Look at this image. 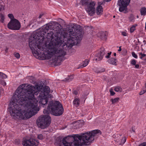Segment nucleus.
Returning a JSON list of instances; mask_svg holds the SVG:
<instances>
[{
    "mask_svg": "<svg viewBox=\"0 0 146 146\" xmlns=\"http://www.w3.org/2000/svg\"><path fill=\"white\" fill-rule=\"evenodd\" d=\"M137 17L138 18V16H137Z\"/></svg>",
    "mask_w": 146,
    "mask_h": 146,
    "instance_id": "obj_59",
    "label": "nucleus"
},
{
    "mask_svg": "<svg viewBox=\"0 0 146 146\" xmlns=\"http://www.w3.org/2000/svg\"><path fill=\"white\" fill-rule=\"evenodd\" d=\"M64 112V108L61 104L58 101H51L49 102L47 110L44 109L43 113L48 114L50 112L56 116L62 115Z\"/></svg>",
    "mask_w": 146,
    "mask_h": 146,
    "instance_id": "obj_4",
    "label": "nucleus"
},
{
    "mask_svg": "<svg viewBox=\"0 0 146 146\" xmlns=\"http://www.w3.org/2000/svg\"><path fill=\"white\" fill-rule=\"evenodd\" d=\"M114 90L117 92H121L122 90V88L119 86H117L115 88Z\"/></svg>",
    "mask_w": 146,
    "mask_h": 146,
    "instance_id": "obj_26",
    "label": "nucleus"
},
{
    "mask_svg": "<svg viewBox=\"0 0 146 146\" xmlns=\"http://www.w3.org/2000/svg\"><path fill=\"white\" fill-rule=\"evenodd\" d=\"M143 42L145 43V44L146 43V41L145 40H144L143 41Z\"/></svg>",
    "mask_w": 146,
    "mask_h": 146,
    "instance_id": "obj_51",
    "label": "nucleus"
},
{
    "mask_svg": "<svg viewBox=\"0 0 146 146\" xmlns=\"http://www.w3.org/2000/svg\"><path fill=\"white\" fill-rule=\"evenodd\" d=\"M141 15L145 16L146 15V8L143 7H141L140 9Z\"/></svg>",
    "mask_w": 146,
    "mask_h": 146,
    "instance_id": "obj_21",
    "label": "nucleus"
},
{
    "mask_svg": "<svg viewBox=\"0 0 146 146\" xmlns=\"http://www.w3.org/2000/svg\"><path fill=\"white\" fill-rule=\"evenodd\" d=\"M73 76H71L66 78L64 80L66 82H68L72 81L73 80Z\"/></svg>",
    "mask_w": 146,
    "mask_h": 146,
    "instance_id": "obj_23",
    "label": "nucleus"
},
{
    "mask_svg": "<svg viewBox=\"0 0 146 146\" xmlns=\"http://www.w3.org/2000/svg\"><path fill=\"white\" fill-rule=\"evenodd\" d=\"M129 18V20L131 21H132L135 18L134 17L133 15H130Z\"/></svg>",
    "mask_w": 146,
    "mask_h": 146,
    "instance_id": "obj_35",
    "label": "nucleus"
},
{
    "mask_svg": "<svg viewBox=\"0 0 146 146\" xmlns=\"http://www.w3.org/2000/svg\"><path fill=\"white\" fill-rule=\"evenodd\" d=\"M94 71L95 72H96L97 73H100V71H99V69H97L95 70H94Z\"/></svg>",
    "mask_w": 146,
    "mask_h": 146,
    "instance_id": "obj_45",
    "label": "nucleus"
},
{
    "mask_svg": "<svg viewBox=\"0 0 146 146\" xmlns=\"http://www.w3.org/2000/svg\"><path fill=\"white\" fill-rule=\"evenodd\" d=\"M80 100L78 98H75L73 101V105L76 107L78 106L80 104Z\"/></svg>",
    "mask_w": 146,
    "mask_h": 146,
    "instance_id": "obj_20",
    "label": "nucleus"
},
{
    "mask_svg": "<svg viewBox=\"0 0 146 146\" xmlns=\"http://www.w3.org/2000/svg\"><path fill=\"white\" fill-rule=\"evenodd\" d=\"M15 56L17 58H19L20 57V54L18 53H16L15 54Z\"/></svg>",
    "mask_w": 146,
    "mask_h": 146,
    "instance_id": "obj_37",
    "label": "nucleus"
},
{
    "mask_svg": "<svg viewBox=\"0 0 146 146\" xmlns=\"http://www.w3.org/2000/svg\"><path fill=\"white\" fill-rule=\"evenodd\" d=\"M88 60H85L83 64L82 65L80 66L79 68H81L83 67H84L86 66L88 64Z\"/></svg>",
    "mask_w": 146,
    "mask_h": 146,
    "instance_id": "obj_24",
    "label": "nucleus"
},
{
    "mask_svg": "<svg viewBox=\"0 0 146 146\" xmlns=\"http://www.w3.org/2000/svg\"><path fill=\"white\" fill-rule=\"evenodd\" d=\"M119 99V98H116L113 99L112 98L111 99V101L112 102V104H114L115 103H118Z\"/></svg>",
    "mask_w": 146,
    "mask_h": 146,
    "instance_id": "obj_22",
    "label": "nucleus"
},
{
    "mask_svg": "<svg viewBox=\"0 0 146 146\" xmlns=\"http://www.w3.org/2000/svg\"><path fill=\"white\" fill-rule=\"evenodd\" d=\"M37 137L38 139L40 140H42L44 138V137L42 134H39Z\"/></svg>",
    "mask_w": 146,
    "mask_h": 146,
    "instance_id": "obj_29",
    "label": "nucleus"
},
{
    "mask_svg": "<svg viewBox=\"0 0 146 146\" xmlns=\"http://www.w3.org/2000/svg\"><path fill=\"white\" fill-rule=\"evenodd\" d=\"M143 60H144V61L146 62V58H145V59H143Z\"/></svg>",
    "mask_w": 146,
    "mask_h": 146,
    "instance_id": "obj_53",
    "label": "nucleus"
},
{
    "mask_svg": "<svg viewBox=\"0 0 146 146\" xmlns=\"http://www.w3.org/2000/svg\"><path fill=\"white\" fill-rule=\"evenodd\" d=\"M1 9H2V8H1L0 7V11H1Z\"/></svg>",
    "mask_w": 146,
    "mask_h": 146,
    "instance_id": "obj_56",
    "label": "nucleus"
},
{
    "mask_svg": "<svg viewBox=\"0 0 146 146\" xmlns=\"http://www.w3.org/2000/svg\"><path fill=\"white\" fill-rule=\"evenodd\" d=\"M62 144H63V141L62 137H59L56 139L55 142L56 145L61 146Z\"/></svg>",
    "mask_w": 146,
    "mask_h": 146,
    "instance_id": "obj_17",
    "label": "nucleus"
},
{
    "mask_svg": "<svg viewBox=\"0 0 146 146\" xmlns=\"http://www.w3.org/2000/svg\"><path fill=\"white\" fill-rule=\"evenodd\" d=\"M122 35L124 36H126L127 35L126 33L125 32H122Z\"/></svg>",
    "mask_w": 146,
    "mask_h": 146,
    "instance_id": "obj_43",
    "label": "nucleus"
},
{
    "mask_svg": "<svg viewBox=\"0 0 146 146\" xmlns=\"http://www.w3.org/2000/svg\"><path fill=\"white\" fill-rule=\"evenodd\" d=\"M103 12V9L101 5L98 6L96 8L95 13H96L97 15H101Z\"/></svg>",
    "mask_w": 146,
    "mask_h": 146,
    "instance_id": "obj_16",
    "label": "nucleus"
},
{
    "mask_svg": "<svg viewBox=\"0 0 146 146\" xmlns=\"http://www.w3.org/2000/svg\"><path fill=\"white\" fill-rule=\"evenodd\" d=\"M138 146H146V142L142 143L139 144Z\"/></svg>",
    "mask_w": 146,
    "mask_h": 146,
    "instance_id": "obj_39",
    "label": "nucleus"
},
{
    "mask_svg": "<svg viewBox=\"0 0 146 146\" xmlns=\"http://www.w3.org/2000/svg\"><path fill=\"white\" fill-rule=\"evenodd\" d=\"M138 40V42H139H139H139V39H138V40Z\"/></svg>",
    "mask_w": 146,
    "mask_h": 146,
    "instance_id": "obj_55",
    "label": "nucleus"
},
{
    "mask_svg": "<svg viewBox=\"0 0 146 146\" xmlns=\"http://www.w3.org/2000/svg\"><path fill=\"white\" fill-rule=\"evenodd\" d=\"M49 27V31L47 33V35H46V38L48 39H51L53 38V35L54 34L53 31L55 29L56 27H58L60 25L58 22H52L48 23Z\"/></svg>",
    "mask_w": 146,
    "mask_h": 146,
    "instance_id": "obj_8",
    "label": "nucleus"
},
{
    "mask_svg": "<svg viewBox=\"0 0 146 146\" xmlns=\"http://www.w3.org/2000/svg\"><path fill=\"white\" fill-rule=\"evenodd\" d=\"M131 64L133 65H135L136 64V61L134 59H133L131 60Z\"/></svg>",
    "mask_w": 146,
    "mask_h": 146,
    "instance_id": "obj_34",
    "label": "nucleus"
},
{
    "mask_svg": "<svg viewBox=\"0 0 146 146\" xmlns=\"http://www.w3.org/2000/svg\"><path fill=\"white\" fill-rule=\"evenodd\" d=\"M44 15V14H40V15L39 16V19H40V18H41V17H42L43 15Z\"/></svg>",
    "mask_w": 146,
    "mask_h": 146,
    "instance_id": "obj_46",
    "label": "nucleus"
},
{
    "mask_svg": "<svg viewBox=\"0 0 146 146\" xmlns=\"http://www.w3.org/2000/svg\"><path fill=\"white\" fill-rule=\"evenodd\" d=\"M140 54L141 55V56L140 57V58L143 59V58L146 56V54H142L141 53Z\"/></svg>",
    "mask_w": 146,
    "mask_h": 146,
    "instance_id": "obj_40",
    "label": "nucleus"
},
{
    "mask_svg": "<svg viewBox=\"0 0 146 146\" xmlns=\"http://www.w3.org/2000/svg\"><path fill=\"white\" fill-rule=\"evenodd\" d=\"M146 92V85H145V88H143V90L141 91L140 93L139 94L140 95H141L145 93Z\"/></svg>",
    "mask_w": 146,
    "mask_h": 146,
    "instance_id": "obj_28",
    "label": "nucleus"
},
{
    "mask_svg": "<svg viewBox=\"0 0 146 146\" xmlns=\"http://www.w3.org/2000/svg\"><path fill=\"white\" fill-rule=\"evenodd\" d=\"M48 24H46V26L45 27H43L38 32L34 34L33 36V37H30L29 38L32 39V40H40V39H42V40L46 38L45 35L46 34V32L49 31V27Z\"/></svg>",
    "mask_w": 146,
    "mask_h": 146,
    "instance_id": "obj_7",
    "label": "nucleus"
},
{
    "mask_svg": "<svg viewBox=\"0 0 146 146\" xmlns=\"http://www.w3.org/2000/svg\"><path fill=\"white\" fill-rule=\"evenodd\" d=\"M132 54L133 57L135 58H137V56L136 54L134 52H133L132 53Z\"/></svg>",
    "mask_w": 146,
    "mask_h": 146,
    "instance_id": "obj_36",
    "label": "nucleus"
},
{
    "mask_svg": "<svg viewBox=\"0 0 146 146\" xmlns=\"http://www.w3.org/2000/svg\"><path fill=\"white\" fill-rule=\"evenodd\" d=\"M105 52V50L104 48H100V52L96 55L95 60L96 61H99L102 60Z\"/></svg>",
    "mask_w": 146,
    "mask_h": 146,
    "instance_id": "obj_14",
    "label": "nucleus"
},
{
    "mask_svg": "<svg viewBox=\"0 0 146 146\" xmlns=\"http://www.w3.org/2000/svg\"><path fill=\"white\" fill-rule=\"evenodd\" d=\"M110 95L111 96H113L115 94V92L112 91L110 90Z\"/></svg>",
    "mask_w": 146,
    "mask_h": 146,
    "instance_id": "obj_41",
    "label": "nucleus"
},
{
    "mask_svg": "<svg viewBox=\"0 0 146 146\" xmlns=\"http://www.w3.org/2000/svg\"><path fill=\"white\" fill-rule=\"evenodd\" d=\"M121 50V46H120L119 47V50H118V51H120Z\"/></svg>",
    "mask_w": 146,
    "mask_h": 146,
    "instance_id": "obj_47",
    "label": "nucleus"
},
{
    "mask_svg": "<svg viewBox=\"0 0 146 146\" xmlns=\"http://www.w3.org/2000/svg\"><path fill=\"white\" fill-rule=\"evenodd\" d=\"M51 122V117L48 115H41L36 120V123L38 126L43 129L48 127L50 125Z\"/></svg>",
    "mask_w": 146,
    "mask_h": 146,
    "instance_id": "obj_5",
    "label": "nucleus"
},
{
    "mask_svg": "<svg viewBox=\"0 0 146 146\" xmlns=\"http://www.w3.org/2000/svg\"><path fill=\"white\" fill-rule=\"evenodd\" d=\"M98 69L100 73L103 72L105 71V69L103 68H101Z\"/></svg>",
    "mask_w": 146,
    "mask_h": 146,
    "instance_id": "obj_38",
    "label": "nucleus"
},
{
    "mask_svg": "<svg viewBox=\"0 0 146 146\" xmlns=\"http://www.w3.org/2000/svg\"><path fill=\"white\" fill-rule=\"evenodd\" d=\"M7 50V49L6 50V52Z\"/></svg>",
    "mask_w": 146,
    "mask_h": 146,
    "instance_id": "obj_58",
    "label": "nucleus"
},
{
    "mask_svg": "<svg viewBox=\"0 0 146 146\" xmlns=\"http://www.w3.org/2000/svg\"><path fill=\"white\" fill-rule=\"evenodd\" d=\"M19 86L14 93L10 102L9 111L11 116L17 119H26L34 115L37 110V101L34 98L39 91H35L34 87L28 85L26 88Z\"/></svg>",
    "mask_w": 146,
    "mask_h": 146,
    "instance_id": "obj_1",
    "label": "nucleus"
},
{
    "mask_svg": "<svg viewBox=\"0 0 146 146\" xmlns=\"http://www.w3.org/2000/svg\"><path fill=\"white\" fill-rule=\"evenodd\" d=\"M113 18H115V16L114 15L113 17Z\"/></svg>",
    "mask_w": 146,
    "mask_h": 146,
    "instance_id": "obj_57",
    "label": "nucleus"
},
{
    "mask_svg": "<svg viewBox=\"0 0 146 146\" xmlns=\"http://www.w3.org/2000/svg\"><path fill=\"white\" fill-rule=\"evenodd\" d=\"M134 66H135V67L134 68H135L139 69V66L138 64H135Z\"/></svg>",
    "mask_w": 146,
    "mask_h": 146,
    "instance_id": "obj_42",
    "label": "nucleus"
},
{
    "mask_svg": "<svg viewBox=\"0 0 146 146\" xmlns=\"http://www.w3.org/2000/svg\"><path fill=\"white\" fill-rule=\"evenodd\" d=\"M110 56H109V55H107V56H105V57L106 58H110Z\"/></svg>",
    "mask_w": 146,
    "mask_h": 146,
    "instance_id": "obj_48",
    "label": "nucleus"
},
{
    "mask_svg": "<svg viewBox=\"0 0 146 146\" xmlns=\"http://www.w3.org/2000/svg\"><path fill=\"white\" fill-rule=\"evenodd\" d=\"M80 26L76 25H71L66 30L67 42L65 43L59 37H56L48 44L47 53L44 54L46 59H49L52 56V61L55 66L60 65L62 60V57L66 54L63 50L66 49L65 46L67 48L72 47L77 44L78 41L81 40L82 35L80 31Z\"/></svg>",
    "mask_w": 146,
    "mask_h": 146,
    "instance_id": "obj_2",
    "label": "nucleus"
},
{
    "mask_svg": "<svg viewBox=\"0 0 146 146\" xmlns=\"http://www.w3.org/2000/svg\"><path fill=\"white\" fill-rule=\"evenodd\" d=\"M126 138L125 137H123L122 139L121 143L120 144V145H122L126 141Z\"/></svg>",
    "mask_w": 146,
    "mask_h": 146,
    "instance_id": "obj_30",
    "label": "nucleus"
},
{
    "mask_svg": "<svg viewBox=\"0 0 146 146\" xmlns=\"http://www.w3.org/2000/svg\"><path fill=\"white\" fill-rule=\"evenodd\" d=\"M130 0H118L117 5L119 7V10L120 12L124 13L127 12V6L129 5Z\"/></svg>",
    "mask_w": 146,
    "mask_h": 146,
    "instance_id": "obj_9",
    "label": "nucleus"
},
{
    "mask_svg": "<svg viewBox=\"0 0 146 146\" xmlns=\"http://www.w3.org/2000/svg\"><path fill=\"white\" fill-rule=\"evenodd\" d=\"M111 52H108V55L110 56V55L111 54Z\"/></svg>",
    "mask_w": 146,
    "mask_h": 146,
    "instance_id": "obj_49",
    "label": "nucleus"
},
{
    "mask_svg": "<svg viewBox=\"0 0 146 146\" xmlns=\"http://www.w3.org/2000/svg\"><path fill=\"white\" fill-rule=\"evenodd\" d=\"M73 93L74 94L76 95H77L78 94V92L76 90H75L74 91Z\"/></svg>",
    "mask_w": 146,
    "mask_h": 146,
    "instance_id": "obj_44",
    "label": "nucleus"
},
{
    "mask_svg": "<svg viewBox=\"0 0 146 146\" xmlns=\"http://www.w3.org/2000/svg\"><path fill=\"white\" fill-rule=\"evenodd\" d=\"M99 4H100V5H102V3H101V2H100L99 3Z\"/></svg>",
    "mask_w": 146,
    "mask_h": 146,
    "instance_id": "obj_54",
    "label": "nucleus"
},
{
    "mask_svg": "<svg viewBox=\"0 0 146 146\" xmlns=\"http://www.w3.org/2000/svg\"><path fill=\"white\" fill-rule=\"evenodd\" d=\"M39 142L38 141L32 138L29 139H25L23 141V146H38Z\"/></svg>",
    "mask_w": 146,
    "mask_h": 146,
    "instance_id": "obj_12",
    "label": "nucleus"
},
{
    "mask_svg": "<svg viewBox=\"0 0 146 146\" xmlns=\"http://www.w3.org/2000/svg\"><path fill=\"white\" fill-rule=\"evenodd\" d=\"M82 5L86 6L85 10L90 16H93L95 13L96 3L89 0H84Z\"/></svg>",
    "mask_w": 146,
    "mask_h": 146,
    "instance_id": "obj_6",
    "label": "nucleus"
},
{
    "mask_svg": "<svg viewBox=\"0 0 146 146\" xmlns=\"http://www.w3.org/2000/svg\"><path fill=\"white\" fill-rule=\"evenodd\" d=\"M29 46L32 51L33 53L36 54H38L37 51L38 49L41 50V48L38 45L37 43L36 40H32V39L29 38Z\"/></svg>",
    "mask_w": 146,
    "mask_h": 146,
    "instance_id": "obj_10",
    "label": "nucleus"
},
{
    "mask_svg": "<svg viewBox=\"0 0 146 146\" xmlns=\"http://www.w3.org/2000/svg\"><path fill=\"white\" fill-rule=\"evenodd\" d=\"M8 28L13 30H18L21 27V24L19 21L14 19L11 20L7 25Z\"/></svg>",
    "mask_w": 146,
    "mask_h": 146,
    "instance_id": "obj_11",
    "label": "nucleus"
},
{
    "mask_svg": "<svg viewBox=\"0 0 146 146\" xmlns=\"http://www.w3.org/2000/svg\"><path fill=\"white\" fill-rule=\"evenodd\" d=\"M50 91L49 87L47 86H45L43 88V91L40 93L39 95L48 97V98H52V95L51 94H49Z\"/></svg>",
    "mask_w": 146,
    "mask_h": 146,
    "instance_id": "obj_13",
    "label": "nucleus"
},
{
    "mask_svg": "<svg viewBox=\"0 0 146 146\" xmlns=\"http://www.w3.org/2000/svg\"><path fill=\"white\" fill-rule=\"evenodd\" d=\"M8 16L11 19V20L15 19L13 15L12 14H9Z\"/></svg>",
    "mask_w": 146,
    "mask_h": 146,
    "instance_id": "obj_31",
    "label": "nucleus"
},
{
    "mask_svg": "<svg viewBox=\"0 0 146 146\" xmlns=\"http://www.w3.org/2000/svg\"><path fill=\"white\" fill-rule=\"evenodd\" d=\"M108 62L110 64L116 66L117 65L116 59L114 58H112L108 60Z\"/></svg>",
    "mask_w": 146,
    "mask_h": 146,
    "instance_id": "obj_19",
    "label": "nucleus"
},
{
    "mask_svg": "<svg viewBox=\"0 0 146 146\" xmlns=\"http://www.w3.org/2000/svg\"><path fill=\"white\" fill-rule=\"evenodd\" d=\"M135 30V27L133 26L131 27L130 29V32L131 33L133 32Z\"/></svg>",
    "mask_w": 146,
    "mask_h": 146,
    "instance_id": "obj_32",
    "label": "nucleus"
},
{
    "mask_svg": "<svg viewBox=\"0 0 146 146\" xmlns=\"http://www.w3.org/2000/svg\"><path fill=\"white\" fill-rule=\"evenodd\" d=\"M48 97L39 95L37 102L38 101L39 103L43 105H45L48 102Z\"/></svg>",
    "mask_w": 146,
    "mask_h": 146,
    "instance_id": "obj_15",
    "label": "nucleus"
},
{
    "mask_svg": "<svg viewBox=\"0 0 146 146\" xmlns=\"http://www.w3.org/2000/svg\"><path fill=\"white\" fill-rule=\"evenodd\" d=\"M101 38L102 40H106V39L107 35L106 33L101 32L99 33Z\"/></svg>",
    "mask_w": 146,
    "mask_h": 146,
    "instance_id": "obj_18",
    "label": "nucleus"
},
{
    "mask_svg": "<svg viewBox=\"0 0 146 146\" xmlns=\"http://www.w3.org/2000/svg\"><path fill=\"white\" fill-rule=\"evenodd\" d=\"M7 78V76L5 74L0 72V78Z\"/></svg>",
    "mask_w": 146,
    "mask_h": 146,
    "instance_id": "obj_25",
    "label": "nucleus"
},
{
    "mask_svg": "<svg viewBox=\"0 0 146 146\" xmlns=\"http://www.w3.org/2000/svg\"><path fill=\"white\" fill-rule=\"evenodd\" d=\"M5 19L4 16L1 13L0 14V21L3 22L4 21Z\"/></svg>",
    "mask_w": 146,
    "mask_h": 146,
    "instance_id": "obj_27",
    "label": "nucleus"
},
{
    "mask_svg": "<svg viewBox=\"0 0 146 146\" xmlns=\"http://www.w3.org/2000/svg\"><path fill=\"white\" fill-rule=\"evenodd\" d=\"M0 83L3 86L6 85V84L5 81L4 80H1L0 81Z\"/></svg>",
    "mask_w": 146,
    "mask_h": 146,
    "instance_id": "obj_33",
    "label": "nucleus"
},
{
    "mask_svg": "<svg viewBox=\"0 0 146 146\" xmlns=\"http://www.w3.org/2000/svg\"><path fill=\"white\" fill-rule=\"evenodd\" d=\"M101 134L99 130H95L89 133L86 132L82 135H73L64 137L63 139V145L64 146H79L92 142L94 137Z\"/></svg>",
    "mask_w": 146,
    "mask_h": 146,
    "instance_id": "obj_3",
    "label": "nucleus"
},
{
    "mask_svg": "<svg viewBox=\"0 0 146 146\" xmlns=\"http://www.w3.org/2000/svg\"><path fill=\"white\" fill-rule=\"evenodd\" d=\"M132 131H133L134 132H135V131L134 130L133 128H132Z\"/></svg>",
    "mask_w": 146,
    "mask_h": 146,
    "instance_id": "obj_50",
    "label": "nucleus"
},
{
    "mask_svg": "<svg viewBox=\"0 0 146 146\" xmlns=\"http://www.w3.org/2000/svg\"><path fill=\"white\" fill-rule=\"evenodd\" d=\"M116 53H114V56H116Z\"/></svg>",
    "mask_w": 146,
    "mask_h": 146,
    "instance_id": "obj_52",
    "label": "nucleus"
}]
</instances>
